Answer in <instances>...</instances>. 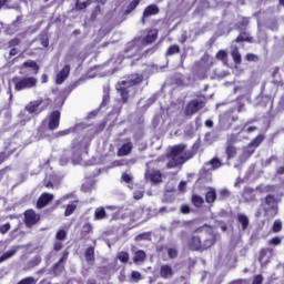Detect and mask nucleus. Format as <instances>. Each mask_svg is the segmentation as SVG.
<instances>
[{
  "label": "nucleus",
  "mask_w": 284,
  "mask_h": 284,
  "mask_svg": "<svg viewBox=\"0 0 284 284\" xmlns=\"http://www.w3.org/2000/svg\"><path fill=\"white\" fill-rule=\"evenodd\" d=\"M121 179L124 183H132V176L128 173H123Z\"/></svg>",
  "instance_id": "obj_60"
},
{
  "label": "nucleus",
  "mask_w": 284,
  "mask_h": 284,
  "mask_svg": "<svg viewBox=\"0 0 284 284\" xmlns=\"http://www.w3.org/2000/svg\"><path fill=\"white\" fill-rule=\"evenodd\" d=\"M180 3V8H182V10H185V12H187V10H190L193 6H194V1L195 0H178ZM197 8L195 10V14H201V12H203V10H207V8H210V0H196Z\"/></svg>",
  "instance_id": "obj_7"
},
{
  "label": "nucleus",
  "mask_w": 284,
  "mask_h": 284,
  "mask_svg": "<svg viewBox=\"0 0 284 284\" xmlns=\"http://www.w3.org/2000/svg\"><path fill=\"white\" fill-rule=\"evenodd\" d=\"M237 219V223H239V230H241V232H245V230H247V227H250V217H247V215L243 214V213H237L236 215Z\"/></svg>",
  "instance_id": "obj_20"
},
{
  "label": "nucleus",
  "mask_w": 284,
  "mask_h": 284,
  "mask_svg": "<svg viewBox=\"0 0 284 284\" xmlns=\"http://www.w3.org/2000/svg\"><path fill=\"white\" fill-rule=\"evenodd\" d=\"M223 163H221V160L219 158H213L211 161L206 162L204 164V172H212V170H219V168H222Z\"/></svg>",
  "instance_id": "obj_19"
},
{
  "label": "nucleus",
  "mask_w": 284,
  "mask_h": 284,
  "mask_svg": "<svg viewBox=\"0 0 284 284\" xmlns=\"http://www.w3.org/2000/svg\"><path fill=\"white\" fill-rule=\"evenodd\" d=\"M243 197L247 203H250V201H254V190L250 187L244 189Z\"/></svg>",
  "instance_id": "obj_37"
},
{
  "label": "nucleus",
  "mask_w": 284,
  "mask_h": 284,
  "mask_svg": "<svg viewBox=\"0 0 284 284\" xmlns=\"http://www.w3.org/2000/svg\"><path fill=\"white\" fill-rule=\"evenodd\" d=\"M226 57H227V52L225 50H220L216 54V59H219L220 61L225 60Z\"/></svg>",
  "instance_id": "obj_55"
},
{
  "label": "nucleus",
  "mask_w": 284,
  "mask_h": 284,
  "mask_svg": "<svg viewBox=\"0 0 284 284\" xmlns=\"http://www.w3.org/2000/svg\"><path fill=\"white\" fill-rule=\"evenodd\" d=\"M265 140V136L263 134L257 135L250 144L248 146H246L245 149H243L242 152V156L241 160L243 161V159H250V156H252L254 154V151L256 150V148H258V145H261V143H263V141Z\"/></svg>",
  "instance_id": "obj_9"
},
{
  "label": "nucleus",
  "mask_w": 284,
  "mask_h": 284,
  "mask_svg": "<svg viewBox=\"0 0 284 284\" xmlns=\"http://www.w3.org/2000/svg\"><path fill=\"white\" fill-rule=\"evenodd\" d=\"M18 251H19V247L17 246L11 247L9 251H7L0 256V263H3V261H8V258H12V256H14Z\"/></svg>",
  "instance_id": "obj_27"
},
{
  "label": "nucleus",
  "mask_w": 284,
  "mask_h": 284,
  "mask_svg": "<svg viewBox=\"0 0 284 284\" xmlns=\"http://www.w3.org/2000/svg\"><path fill=\"white\" fill-rule=\"evenodd\" d=\"M196 234H205L206 237L202 242L201 236L193 235L189 240V247L190 250H193V252H203L205 250H210L212 245L216 243V239H219V235L214 234V229L209 225L200 226L195 230Z\"/></svg>",
  "instance_id": "obj_3"
},
{
  "label": "nucleus",
  "mask_w": 284,
  "mask_h": 284,
  "mask_svg": "<svg viewBox=\"0 0 284 284\" xmlns=\"http://www.w3.org/2000/svg\"><path fill=\"white\" fill-rule=\"evenodd\" d=\"M192 203L195 205V207H201L203 203H205V200H203V197L200 195H193Z\"/></svg>",
  "instance_id": "obj_41"
},
{
  "label": "nucleus",
  "mask_w": 284,
  "mask_h": 284,
  "mask_svg": "<svg viewBox=\"0 0 284 284\" xmlns=\"http://www.w3.org/2000/svg\"><path fill=\"white\" fill-rule=\"evenodd\" d=\"M273 83L274 85H283V79H281V74H278V69H275L273 72Z\"/></svg>",
  "instance_id": "obj_38"
},
{
  "label": "nucleus",
  "mask_w": 284,
  "mask_h": 284,
  "mask_svg": "<svg viewBox=\"0 0 284 284\" xmlns=\"http://www.w3.org/2000/svg\"><path fill=\"white\" fill-rule=\"evenodd\" d=\"M179 52H181V49L179 48V45L172 44L171 47H169V49L166 51V57H172L173 54H179Z\"/></svg>",
  "instance_id": "obj_42"
},
{
  "label": "nucleus",
  "mask_w": 284,
  "mask_h": 284,
  "mask_svg": "<svg viewBox=\"0 0 284 284\" xmlns=\"http://www.w3.org/2000/svg\"><path fill=\"white\" fill-rule=\"evenodd\" d=\"M41 45H43V48H48V45H50V40H48V36H43L41 38Z\"/></svg>",
  "instance_id": "obj_62"
},
{
  "label": "nucleus",
  "mask_w": 284,
  "mask_h": 284,
  "mask_svg": "<svg viewBox=\"0 0 284 284\" xmlns=\"http://www.w3.org/2000/svg\"><path fill=\"white\" fill-rule=\"evenodd\" d=\"M270 245H281V237L275 236L272 240H270Z\"/></svg>",
  "instance_id": "obj_61"
},
{
  "label": "nucleus",
  "mask_w": 284,
  "mask_h": 284,
  "mask_svg": "<svg viewBox=\"0 0 284 284\" xmlns=\"http://www.w3.org/2000/svg\"><path fill=\"white\" fill-rule=\"evenodd\" d=\"M116 258L120 263H128L130 261V254L128 252L122 251L118 253Z\"/></svg>",
  "instance_id": "obj_39"
},
{
  "label": "nucleus",
  "mask_w": 284,
  "mask_h": 284,
  "mask_svg": "<svg viewBox=\"0 0 284 284\" xmlns=\"http://www.w3.org/2000/svg\"><path fill=\"white\" fill-rule=\"evenodd\" d=\"M145 179L146 181H151V183H161L162 181L161 171L148 169L145 172Z\"/></svg>",
  "instance_id": "obj_16"
},
{
  "label": "nucleus",
  "mask_w": 284,
  "mask_h": 284,
  "mask_svg": "<svg viewBox=\"0 0 284 284\" xmlns=\"http://www.w3.org/2000/svg\"><path fill=\"white\" fill-rule=\"evenodd\" d=\"M168 254L171 258H176V256H179V252L176 251V248H168Z\"/></svg>",
  "instance_id": "obj_57"
},
{
  "label": "nucleus",
  "mask_w": 284,
  "mask_h": 284,
  "mask_svg": "<svg viewBox=\"0 0 284 284\" xmlns=\"http://www.w3.org/2000/svg\"><path fill=\"white\" fill-rule=\"evenodd\" d=\"M158 34L159 32L156 30H151L148 32L146 37L138 38L129 42L125 47L124 54H119L114 60V63L121 65V63H123V59H132V57H136V54H140L141 50H143L145 45L156 41Z\"/></svg>",
  "instance_id": "obj_2"
},
{
  "label": "nucleus",
  "mask_w": 284,
  "mask_h": 284,
  "mask_svg": "<svg viewBox=\"0 0 284 284\" xmlns=\"http://www.w3.org/2000/svg\"><path fill=\"white\" fill-rule=\"evenodd\" d=\"M52 199H54V195L53 194H50V193H43L38 202H37V207L39 210L45 207V205H48V203H50V201H52Z\"/></svg>",
  "instance_id": "obj_21"
},
{
  "label": "nucleus",
  "mask_w": 284,
  "mask_h": 284,
  "mask_svg": "<svg viewBox=\"0 0 284 284\" xmlns=\"http://www.w3.org/2000/svg\"><path fill=\"white\" fill-rule=\"evenodd\" d=\"M129 214H130V211H125L124 213L122 211H118L112 214L111 221H125Z\"/></svg>",
  "instance_id": "obj_33"
},
{
  "label": "nucleus",
  "mask_w": 284,
  "mask_h": 284,
  "mask_svg": "<svg viewBox=\"0 0 284 284\" xmlns=\"http://www.w3.org/2000/svg\"><path fill=\"white\" fill-rule=\"evenodd\" d=\"M94 221H103L108 219V213L105 212V207L100 206L95 209L94 215H93Z\"/></svg>",
  "instance_id": "obj_25"
},
{
  "label": "nucleus",
  "mask_w": 284,
  "mask_h": 284,
  "mask_svg": "<svg viewBox=\"0 0 284 284\" xmlns=\"http://www.w3.org/2000/svg\"><path fill=\"white\" fill-rule=\"evenodd\" d=\"M41 103H43L42 100L31 101L26 106L24 111L20 114V119H22V121H30V119H32V116L30 114H34V112H37V110H39V105H41Z\"/></svg>",
  "instance_id": "obj_10"
},
{
  "label": "nucleus",
  "mask_w": 284,
  "mask_h": 284,
  "mask_svg": "<svg viewBox=\"0 0 284 284\" xmlns=\"http://www.w3.org/2000/svg\"><path fill=\"white\" fill-rule=\"evenodd\" d=\"M90 6V0H78L75 3L77 10H85Z\"/></svg>",
  "instance_id": "obj_45"
},
{
  "label": "nucleus",
  "mask_w": 284,
  "mask_h": 284,
  "mask_svg": "<svg viewBox=\"0 0 284 284\" xmlns=\"http://www.w3.org/2000/svg\"><path fill=\"white\" fill-rule=\"evenodd\" d=\"M197 67L200 68V70H202V72H207V70H210V68H212V60H210L209 55H204L197 62Z\"/></svg>",
  "instance_id": "obj_23"
},
{
  "label": "nucleus",
  "mask_w": 284,
  "mask_h": 284,
  "mask_svg": "<svg viewBox=\"0 0 284 284\" xmlns=\"http://www.w3.org/2000/svg\"><path fill=\"white\" fill-rule=\"evenodd\" d=\"M8 232H10V223L0 226L1 234H8Z\"/></svg>",
  "instance_id": "obj_58"
},
{
  "label": "nucleus",
  "mask_w": 284,
  "mask_h": 284,
  "mask_svg": "<svg viewBox=\"0 0 284 284\" xmlns=\"http://www.w3.org/2000/svg\"><path fill=\"white\" fill-rule=\"evenodd\" d=\"M92 230H94V226H92L91 223H85L82 226V231H81L82 236H85L87 234H92Z\"/></svg>",
  "instance_id": "obj_43"
},
{
  "label": "nucleus",
  "mask_w": 284,
  "mask_h": 284,
  "mask_svg": "<svg viewBox=\"0 0 284 284\" xmlns=\"http://www.w3.org/2000/svg\"><path fill=\"white\" fill-rule=\"evenodd\" d=\"M187 159L190 158H185V145L178 144L171 149L166 168H169V170H172V168H176V165H183V163H185Z\"/></svg>",
  "instance_id": "obj_5"
},
{
  "label": "nucleus",
  "mask_w": 284,
  "mask_h": 284,
  "mask_svg": "<svg viewBox=\"0 0 284 284\" xmlns=\"http://www.w3.org/2000/svg\"><path fill=\"white\" fill-rule=\"evenodd\" d=\"M230 191L227 190V189H222L221 191H220V197L221 199H230Z\"/></svg>",
  "instance_id": "obj_56"
},
{
  "label": "nucleus",
  "mask_w": 284,
  "mask_h": 284,
  "mask_svg": "<svg viewBox=\"0 0 284 284\" xmlns=\"http://www.w3.org/2000/svg\"><path fill=\"white\" fill-rule=\"evenodd\" d=\"M226 155H227V159H234V156H236V148L229 145L226 148Z\"/></svg>",
  "instance_id": "obj_47"
},
{
  "label": "nucleus",
  "mask_w": 284,
  "mask_h": 284,
  "mask_svg": "<svg viewBox=\"0 0 284 284\" xmlns=\"http://www.w3.org/2000/svg\"><path fill=\"white\" fill-rule=\"evenodd\" d=\"M70 77V64H65L63 69L57 74L55 83L57 85H61L65 79Z\"/></svg>",
  "instance_id": "obj_18"
},
{
  "label": "nucleus",
  "mask_w": 284,
  "mask_h": 284,
  "mask_svg": "<svg viewBox=\"0 0 284 284\" xmlns=\"http://www.w3.org/2000/svg\"><path fill=\"white\" fill-rule=\"evenodd\" d=\"M18 148L19 145H17L14 142L7 141L4 143V151L0 153V164L3 163V161H6L10 156V154L17 152Z\"/></svg>",
  "instance_id": "obj_12"
},
{
  "label": "nucleus",
  "mask_w": 284,
  "mask_h": 284,
  "mask_svg": "<svg viewBox=\"0 0 284 284\" xmlns=\"http://www.w3.org/2000/svg\"><path fill=\"white\" fill-rule=\"evenodd\" d=\"M14 84V90L17 92H21V90H30L32 88H37V78L34 77H14L12 79Z\"/></svg>",
  "instance_id": "obj_6"
},
{
  "label": "nucleus",
  "mask_w": 284,
  "mask_h": 284,
  "mask_svg": "<svg viewBox=\"0 0 284 284\" xmlns=\"http://www.w3.org/2000/svg\"><path fill=\"white\" fill-rule=\"evenodd\" d=\"M89 134L81 140L74 139L71 143V150H65L60 159V165H68V162H73L74 165H79L81 162V155L83 153L88 154V148H90V141H92L94 134L99 132V130L94 129V126H90L88 130Z\"/></svg>",
  "instance_id": "obj_1"
},
{
  "label": "nucleus",
  "mask_w": 284,
  "mask_h": 284,
  "mask_svg": "<svg viewBox=\"0 0 284 284\" xmlns=\"http://www.w3.org/2000/svg\"><path fill=\"white\" fill-rule=\"evenodd\" d=\"M61 121V112L53 111L49 116L48 128L49 130H57Z\"/></svg>",
  "instance_id": "obj_15"
},
{
  "label": "nucleus",
  "mask_w": 284,
  "mask_h": 284,
  "mask_svg": "<svg viewBox=\"0 0 284 284\" xmlns=\"http://www.w3.org/2000/svg\"><path fill=\"white\" fill-rule=\"evenodd\" d=\"M81 130H85V124H77L75 126H71L69 129L58 131L54 136L59 139V136H68V134H79Z\"/></svg>",
  "instance_id": "obj_13"
},
{
  "label": "nucleus",
  "mask_w": 284,
  "mask_h": 284,
  "mask_svg": "<svg viewBox=\"0 0 284 284\" xmlns=\"http://www.w3.org/2000/svg\"><path fill=\"white\" fill-rule=\"evenodd\" d=\"M18 284H37V280L32 276L24 277Z\"/></svg>",
  "instance_id": "obj_48"
},
{
  "label": "nucleus",
  "mask_w": 284,
  "mask_h": 284,
  "mask_svg": "<svg viewBox=\"0 0 284 284\" xmlns=\"http://www.w3.org/2000/svg\"><path fill=\"white\" fill-rule=\"evenodd\" d=\"M133 199H135L136 201L143 199V191H135L133 193Z\"/></svg>",
  "instance_id": "obj_63"
},
{
  "label": "nucleus",
  "mask_w": 284,
  "mask_h": 284,
  "mask_svg": "<svg viewBox=\"0 0 284 284\" xmlns=\"http://www.w3.org/2000/svg\"><path fill=\"white\" fill-rule=\"evenodd\" d=\"M141 81H143V75L135 73L116 84L115 88L122 97V101H124V103L128 101V99H130V97H134L136 92L134 85H138V83H141Z\"/></svg>",
  "instance_id": "obj_4"
},
{
  "label": "nucleus",
  "mask_w": 284,
  "mask_h": 284,
  "mask_svg": "<svg viewBox=\"0 0 284 284\" xmlns=\"http://www.w3.org/2000/svg\"><path fill=\"white\" fill-rule=\"evenodd\" d=\"M154 14H159V7H156V4L146 7L143 12L142 23H145V19H148V17H154Z\"/></svg>",
  "instance_id": "obj_22"
},
{
  "label": "nucleus",
  "mask_w": 284,
  "mask_h": 284,
  "mask_svg": "<svg viewBox=\"0 0 284 284\" xmlns=\"http://www.w3.org/2000/svg\"><path fill=\"white\" fill-rule=\"evenodd\" d=\"M235 41L236 43H242V41H251V39L250 36H247V33H241Z\"/></svg>",
  "instance_id": "obj_51"
},
{
  "label": "nucleus",
  "mask_w": 284,
  "mask_h": 284,
  "mask_svg": "<svg viewBox=\"0 0 284 284\" xmlns=\"http://www.w3.org/2000/svg\"><path fill=\"white\" fill-rule=\"evenodd\" d=\"M205 108V98L200 97L197 99L192 100L185 108L184 114L186 116H192L193 114H196L199 110H203Z\"/></svg>",
  "instance_id": "obj_8"
},
{
  "label": "nucleus",
  "mask_w": 284,
  "mask_h": 284,
  "mask_svg": "<svg viewBox=\"0 0 284 284\" xmlns=\"http://www.w3.org/2000/svg\"><path fill=\"white\" fill-rule=\"evenodd\" d=\"M110 101V89H104V95L101 105H108V102Z\"/></svg>",
  "instance_id": "obj_50"
},
{
  "label": "nucleus",
  "mask_w": 284,
  "mask_h": 284,
  "mask_svg": "<svg viewBox=\"0 0 284 284\" xmlns=\"http://www.w3.org/2000/svg\"><path fill=\"white\" fill-rule=\"evenodd\" d=\"M206 203H214L216 201V190L210 189L205 195Z\"/></svg>",
  "instance_id": "obj_35"
},
{
  "label": "nucleus",
  "mask_w": 284,
  "mask_h": 284,
  "mask_svg": "<svg viewBox=\"0 0 284 284\" xmlns=\"http://www.w3.org/2000/svg\"><path fill=\"white\" fill-rule=\"evenodd\" d=\"M132 152V142L124 143L118 151L120 156H128Z\"/></svg>",
  "instance_id": "obj_28"
},
{
  "label": "nucleus",
  "mask_w": 284,
  "mask_h": 284,
  "mask_svg": "<svg viewBox=\"0 0 284 284\" xmlns=\"http://www.w3.org/2000/svg\"><path fill=\"white\" fill-rule=\"evenodd\" d=\"M65 201H70V202L67 205V209L64 211V216H72V214H74V210H77V205H78L79 201L74 200V195L67 194V195L62 196L58 201V203H65Z\"/></svg>",
  "instance_id": "obj_11"
},
{
  "label": "nucleus",
  "mask_w": 284,
  "mask_h": 284,
  "mask_svg": "<svg viewBox=\"0 0 284 284\" xmlns=\"http://www.w3.org/2000/svg\"><path fill=\"white\" fill-rule=\"evenodd\" d=\"M41 217L39 216V214H37L33 210H28L24 213V223L27 227H32V225H37Z\"/></svg>",
  "instance_id": "obj_14"
},
{
  "label": "nucleus",
  "mask_w": 284,
  "mask_h": 284,
  "mask_svg": "<svg viewBox=\"0 0 284 284\" xmlns=\"http://www.w3.org/2000/svg\"><path fill=\"white\" fill-rule=\"evenodd\" d=\"M84 258L89 265H92L94 263V246H90L84 252Z\"/></svg>",
  "instance_id": "obj_31"
},
{
  "label": "nucleus",
  "mask_w": 284,
  "mask_h": 284,
  "mask_svg": "<svg viewBox=\"0 0 284 284\" xmlns=\"http://www.w3.org/2000/svg\"><path fill=\"white\" fill-rule=\"evenodd\" d=\"M145 256L146 254L144 253L143 250L136 251L133 256V263H143V261H145Z\"/></svg>",
  "instance_id": "obj_36"
},
{
  "label": "nucleus",
  "mask_w": 284,
  "mask_h": 284,
  "mask_svg": "<svg viewBox=\"0 0 284 284\" xmlns=\"http://www.w3.org/2000/svg\"><path fill=\"white\" fill-rule=\"evenodd\" d=\"M141 216H143V210L138 209L134 212H130L128 214L129 221H132L133 223L136 221H141Z\"/></svg>",
  "instance_id": "obj_30"
},
{
  "label": "nucleus",
  "mask_w": 284,
  "mask_h": 284,
  "mask_svg": "<svg viewBox=\"0 0 284 284\" xmlns=\"http://www.w3.org/2000/svg\"><path fill=\"white\" fill-rule=\"evenodd\" d=\"M282 227H283V223L276 220L273 224V232H281Z\"/></svg>",
  "instance_id": "obj_53"
},
{
  "label": "nucleus",
  "mask_w": 284,
  "mask_h": 284,
  "mask_svg": "<svg viewBox=\"0 0 284 284\" xmlns=\"http://www.w3.org/2000/svg\"><path fill=\"white\" fill-rule=\"evenodd\" d=\"M265 204L267 205V207H265V212L268 210L276 211V200L274 199V195H267L265 197Z\"/></svg>",
  "instance_id": "obj_32"
},
{
  "label": "nucleus",
  "mask_w": 284,
  "mask_h": 284,
  "mask_svg": "<svg viewBox=\"0 0 284 284\" xmlns=\"http://www.w3.org/2000/svg\"><path fill=\"white\" fill-rule=\"evenodd\" d=\"M22 68H30L31 74H39V64L32 60H28L22 64Z\"/></svg>",
  "instance_id": "obj_29"
},
{
  "label": "nucleus",
  "mask_w": 284,
  "mask_h": 284,
  "mask_svg": "<svg viewBox=\"0 0 284 284\" xmlns=\"http://www.w3.org/2000/svg\"><path fill=\"white\" fill-rule=\"evenodd\" d=\"M41 264V256L37 255L36 257H33L31 261H30V266L31 267H37V265H40Z\"/></svg>",
  "instance_id": "obj_52"
},
{
  "label": "nucleus",
  "mask_w": 284,
  "mask_h": 284,
  "mask_svg": "<svg viewBox=\"0 0 284 284\" xmlns=\"http://www.w3.org/2000/svg\"><path fill=\"white\" fill-rule=\"evenodd\" d=\"M234 63L236 65L241 64V52H239L237 48H234L231 52Z\"/></svg>",
  "instance_id": "obj_40"
},
{
  "label": "nucleus",
  "mask_w": 284,
  "mask_h": 284,
  "mask_svg": "<svg viewBox=\"0 0 284 284\" xmlns=\"http://www.w3.org/2000/svg\"><path fill=\"white\" fill-rule=\"evenodd\" d=\"M258 128L252 125L251 122H246L240 130L239 134H252V132H256Z\"/></svg>",
  "instance_id": "obj_26"
},
{
  "label": "nucleus",
  "mask_w": 284,
  "mask_h": 284,
  "mask_svg": "<svg viewBox=\"0 0 284 284\" xmlns=\"http://www.w3.org/2000/svg\"><path fill=\"white\" fill-rule=\"evenodd\" d=\"M140 0H133L128 6L126 10L124 11V14H130V12H133V10H136V7L139 6Z\"/></svg>",
  "instance_id": "obj_44"
},
{
  "label": "nucleus",
  "mask_w": 284,
  "mask_h": 284,
  "mask_svg": "<svg viewBox=\"0 0 284 284\" xmlns=\"http://www.w3.org/2000/svg\"><path fill=\"white\" fill-rule=\"evenodd\" d=\"M65 236H68V233H65V230H59L55 234V239L58 241H65Z\"/></svg>",
  "instance_id": "obj_49"
},
{
  "label": "nucleus",
  "mask_w": 284,
  "mask_h": 284,
  "mask_svg": "<svg viewBox=\"0 0 284 284\" xmlns=\"http://www.w3.org/2000/svg\"><path fill=\"white\" fill-rule=\"evenodd\" d=\"M54 183H57V175L55 174H49L44 179V185L45 187H54Z\"/></svg>",
  "instance_id": "obj_34"
},
{
  "label": "nucleus",
  "mask_w": 284,
  "mask_h": 284,
  "mask_svg": "<svg viewBox=\"0 0 284 284\" xmlns=\"http://www.w3.org/2000/svg\"><path fill=\"white\" fill-rule=\"evenodd\" d=\"M68 256H70V252L64 251L62 254V257L59 260V262L57 264H54L53 266V274H61V272H63L64 266L62 263H65V261H68Z\"/></svg>",
  "instance_id": "obj_17"
},
{
  "label": "nucleus",
  "mask_w": 284,
  "mask_h": 284,
  "mask_svg": "<svg viewBox=\"0 0 284 284\" xmlns=\"http://www.w3.org/2000/svg\"><path fill=\"white\" fill-rule=\"evenodd\" d=\"M20 43H21V40H19V38H14L9 41V48H14V47L19 45Z\"/></svg>",
  "instance_id": "obj_59"
},
{
  "label": "nucleus",
  "mask_w": 284,
  "mask_h": 284,
  "mask_svg": "<svg viewBox=\"0 0 284 284\" xmlns=\"http://www.w3.org/2000/svg\"><path fill=\"white\" fill-rule=\"evenodd\" d=\"M131 278L134 281V283H139V281H141V274L136 271H133L131 273Z\"/></svg>",
  "instance_id": "obj_54"
},
{
  "label": "nucleus",
  "mask_w": 284,
  "mask_h": 284,
  "mask_svg": "<svg viewBox=\"0 0 284 284\" xmlns=\"http://www.w3.org/2000/svg\"><path fill=\"white\" fill-rule=\"evenodd\" d=\"M160 275L162 278H172L174 271L172 270V266L164 264L160 267Z\"/></svg>",
  "instance_id": "obj_24"
},
{
  "label": "nucleus",
  "mask_w": 284,
  "mask_h": 284,
  "mask_svg": "<svg viewBox=\"0 0 284 284\" xmlns=\"http://www.w3.org/2000/svg\"><path fill=\"white\" fill-rule=\"evenodd\" d=\"M252 284H263V275H256Z\"/></svg>",
  "instance_id": "obj_64"
},
{
  "label": "nucleus",
  "mask_w": 284,
  "mask_h": 284,
  "mask_svg": "<svg viewBox=\"0 0 284 284\" xmlns=\"http://www.w3.org/2000/svg\"><path fill=\"white\" fill-rule=\"evenodd\" d=\"M267 254H272V251H270V248H264V250L261 251V253H260V263L262 265L267 263V260H265V256H267Z\"/></svg>",
  "instance_id": "obj_46"
}]
</instances>
